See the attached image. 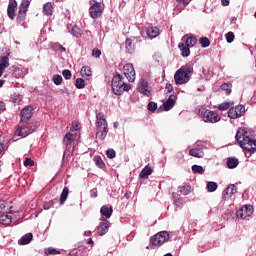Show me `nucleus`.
<instances>
[{"label":"nucleus","mask_w":256,"mask_h":256,"mask_svg":"<svg viewBox=\"0 0 256 256\" xmlns=\"http://www.w3.org/2000/svg\"><path fill=\"white\" fill-rule=\"evenodd\" d=\"M235 193H237V186H235V184H230L225 190L224 199H231Z\"/></svg>","instance_id":"6ab92c4d"},{"label":"nucleus","mask_w":256,"mask_h":256,"mask_svg":"<svg viewBox=\"0 0 256 256\" xmlns=\"http://www.w3.org/2000/svg\"><path fill=\"white\" fill-rule=\"evenodd\" d=\"M33 241V233H27L25 234L20 240V245H29V242Z\"/></svg>","instance_id":"393cba45"},{"label":"nucleus","mask_w":256,"mask_h":256,"mask_svg":"<svg viewBox=\"0 0 256 256\" xmlns=\"http://www.w3.org/2000/svg\"><path fill=\"white\" fill-rule=\"evenodd\" d=\"M172 197H173V199H174V203H175V205H179L178 203H179V194L178 193H173L172 194Z\"/></svg>","instance_id":"4d7b16f0"},{"label":"nucleus","mask_w":256,"mask_h":256,"mask_svg":"<svg viewBox=\"0 0 256 256\" xmlns=\"http://www.w3.org/2000/svg\"><path fill=\"white\" fill-rule=\"evenodd\" d=\"M148 111H157V103L155 102L148 103Z\"/></svg>","instance_id":"3c124183"},{"label":"nucleus","mask_w":256,"mask_h":256,"mask_svg":"<svg viewBox=\"0 0 256 256\" xmlns=\"http://www.w3.org/2000/svg\"><path fill=\"white\" fill-rule=\"evenodd\" d=\"M74 141V138H73V134L72 133H66L64 138H63V144L66 146V147H69V145H71Z\"/></svg>","instance_id":"c756f323"},{"label":"nucleus","mask_w":256,"mask_h":256,"mask_svg":"<svg viewBox=\"0 0 256 256\" xmlns=\"http://www.w3.org/2000/svg\"><path fill=\"white\" fill-rule=\"evenodd\" d=\"M101 215L103 217H106V219H109L113 215V207L104 205L100 209Z\"/></svg>","instance_id":"aec40b11"},{"label":"nucleus","mask_w":256,"mask_h":256,"mask_svg":"<svg viewBox=\"0 0 256 256\" xmlns=\"http://www.w3.org/2000/svg\"><path fill=\"white\" fill-rule=\"evenodd\" d=\"M72 35L74 37H77V38L81 37V32L79 31V28L73 27L72 28Z\"/></svg>","instance_id":"603ef678"},{"label":"nucleus","mask_w":256,"mask_h":256,"mask_svg":"<svg viewBox=\"0 0 256 256\" xmlns=\"http://www.w3.org/2000/svg\"><path fill=\"white\" fill-rule=\"evenodd\" d=\"M109 227H111V223L105 219L103 222H100L97 227L98 235H106L109 232Z\"/></svg>","instance_id":"dca6fc26"},{"label":"nucleus","mask_w":256,"mask_h":256,"mask_svg":"<svg viewBox=\"0 0 256 256\" xmlns=\"http://www.w3.org/2000/svg\"><path fill=\"white\" fill-rule=\"evenodd\" d=\"M75 86L77 89H85V80L83 78H77Z\"/></svg>","instance_id":"ea45409f"},{"label":"nucleus","mask_w":256,"mask_h":256,"mask_svg":"<svg viewBox=\"0 0 256 256\" xmlns=\"http://www.w3.org/2000/svg\"><path fill=\"white\" fill-rule=\"evenodd\" d=\"M199 115L205 123H218V121H221V117L219 116V114L214 111L208 110L207 108L200 109Z\"/></svg>","instance_id":"39448f33"},{"label":"nucleus","mask_w":256,"mask_h":256,"mask_svg":"<svg viewBox=\"0 0 256 256\" xmlns=\"http://www.w3.org/2000/svg\"><path fill=\"white\" fill-rule=\"evenodd\" d=\"M33 117V107L26 106L20 112V123H29V119Z\"/></svg>","instance_id":"9b49d317"},{"label":"nucleus","mask_w":256,"mask_h":256,"mask_svg":"<svg viewBox=\"0 0 256 256\" xmlns=\"http://www.w3.org/2000/svg\"><path fill=\"white\" fill-rule=\"evenodd\" d=\"M175 11H176L177 13H181V11H183V9H181V7L177 6V7L175 8Z\"/></svg>","instance_id":"0e129e2a"},{"label":"nucleus","mask_w":256,"mask_h":256,"mask_svg":"<svg viewBox=\"0 0 256 256\" xmlns=\"http://www.w3.org/2000/svg\"><path fill=\"white\" fill-rule=\"evenodd\" d=\"M178 47L182 52V57H189V55H191V50L189 49V46H185V43L180 42Z\"/></svg>","instance_id":"5701e85b"},{"label":"nucleus","mask_w":256,"mask_h":256,"mask_svg":"<svg viewBox=\"0 0 256 256\" xmlns=\"http://www.w3.org/2000/svg\"><path fill=\"white\" fill-rule=\"evenodd\" d=\"M177 3H181L184 7H187L191 3V0H176Z\"/></svg>","instance_id":"13d9d810"},{"label":"nucleus","mask_w":256,"mask_h":256,"mask_svg":"<svg viewBox=\"0 0 256 256\" xmlns=\"http://www.w3.org/2000/svg\"><path fill=\"white\" fill-rule=\"evenodd\" d=\"M4 108H5V104L3 102H0V111H3Z\"/></svg>","instance_id":"69168bd1"},{"label":"nucleus","mask_w":256,"mask_h":256,"mask_svg":"<svg viewBox=\"0 0 256 256\" xmlns=\"http://www.w3.org/2000/svg\"><path fill=\"white\" fill-rule=\"evenodd\" d=\"M35 165V161L31 160V158H25L24 166L25 167H33Z\"/></svg>","instance_id":"09e8293b"},{"label":"nucleus","mask_w":256,"mask_h":256,"mask_svg":"<svg viewBox=\"0 0 256 256\" xmlns=\"http://www.w3.org/2000/svg\"><path fill=\"white\" fill-rule=\"evenodd\" d=\"M92 57H96V58L101 57V50L100 49H93L92 50Z\"/></svg>","instance_id":"5fc2aeb1"},{"label":"nucleus","mask_w":256,"mask_h":256,"mask_svg":"<svg viewBox=\"0 0 256 256\" xmlns=\"http://www.w3.org/2000/svg\"><path fill=\"white\" fill-rule=\"evenodd\" d=\"M199 43L201 45V47H209V45H211V41H209V38L207 37H202L199 39Z\"/></svg>","instance_id":"4c0bfd02"},{"label":"nucleus","mask_w":256,"mask_h":256,"mask_svg":"<svg viewBox=\"0 0 256 256\" xmlns=\"http://www.w3.org/2000/svg\"><path fill=\"white\" fill-rule=\"evenodd\" d=\"M53 205H55V202L53 200H51L49 202H46L43 207L46 211H48V209H51V207H53Z\"/></svg>","instance_id":"864d4df0"},{"label":"nucleus","mask_w":256,"mask_h":256,"mask_svg":"<svg viewBox=\"0 0 256 256\" xmlns=\"http://www.w3.org/2000/svg\"><path fill=\"white\" fill-rule=\"evenodd\" d=\"M138 91L139 93H142V95H146V97H150L151 90H149V82H147L145 79H140V82L138 84Z\"/></svg>","instance_id":"ddd939ff"},{"label":"nucleus","mask_w":256,"mask_h":256,"mask_svg":"<svg viewBox=\"0 0 256 256\" xmlns=\"http://www.w3.org/2000/svg\"><path fill=\"white\" fill-rule=\"evenodd\" d=\"M108 159H115L116 152L114 149H108L106 152Z\"/></svg>","instance_id":"de8ad7c7"},{"label":"nucleus","mask_w":256,"mask_h":256,"mask_svg":"<svg viewBox=\"0 0 256 256\" xmlns=\"http://www.w3.org/2000/svg\"><path fill=\"white\" fill-rule=\"evenodd\" d=\"M80 74H81L82 77H91V75H92L91 67L83 66L81 68Z\"/></svg>","instance_id":"2f4dec72"},{"label":"nucleus","mask_w":256,"mask_h":256,"mask_svg":"<svg viewBox=\"0 0 256 256\" xmlns=\"http://www.w3.org/2000/svg\"><path fill=\"white\" fill-rule=\"evenodd\" d=\"M7 202L0 200V213H7Z\"/></svg>","instance_id":"49530a36"},{"label":"nucleus","mask_w":256,"mask_h":256,"mask_svg":"<svg viewBox=\"0 0 256 256\" xmlns=\"http://www.w3.org/2000/svg\"><path fill=\"white\" fill-rule=\"evenodd\" d=\"M62 75L66 80H69L72 77L71 71L67 69L62 71Z\"/></svg>","instance_id":"8fccbe9b"},{"label":"nucleus","mask_w":256,"mask_h":256,"mask_svg":"<svg viewBox=\"0 0 256 256\" xmlns=\"http://www.w3.org/2000/svg\"><path fill=\"white\" fill-rule=\"evenodd\" d=\"M44 253H45L46 255H61V251H60V250H57V249L51 248V247L46 248V249L44 250Z\"/></svg>","instance_id":"c9c22d12"},{"label":"nucleus","mask_w":256,"mask_h":256,"mask_svg":"<svg viewBox=\"0 0 256 256\" xmlns=\"http://www.w3.org/2000/svg\"><path fill=\"white\" fill-rule=\"evenodd\" d=\"M220 87H221L222 91H226L227 95H231V91H232V87H233L232 83H223Z\"/></svg>","instance_id":"f704fd0d"},{"label":"nucleus","mask_w":256,"mask_h":256,"mask_svg":"<svg viewBox=\"0 0 256 256\" xmlns=\"http://www.w3.org/2000/svg\"><path fill=\"white\" fill-rule=\"evenodd\" d=\"M31 5V0H23L19 6L18 15L16 18L17 23L21 25V23H25V19H27V11L29 6Z\"/></svg>","instance_id":"0eeeda50"},{"label":"nucleus","mask_w":256,"mask_h":256,"mask_svg":"<svg viewBox=\"0 0 256 256\" xmlns=\"http://www.w3.org/2000/svg\"><path fill=\"white\" fill-rule=\"evenodd\" d=\"M124 197L126 199H130L131 198V192L130 191L125 192Z\"/></svg>","instance_id":"680f3d73"},{"label":"nucleus","mask_w":256,"mask_h":256,"mask_svg":"<svg viewBox=\"0 0 256 256\" xmlns=\"http://www.w3.org/2000/svg\"><path fill=\"white\" fill-rule=\"evenodd\" d=\"M176 101H177L176 97L173 95H170L169 98L163 103L164 111H171V108L175 107Z\"/></svg>","instance_id":"f3484780"},{"label":"nucleus","mask_w":256,"mask_h":256,"mask_svg":"<svg viewBox=\"0 0 256 256\" xmlns=\"http://www.w3.org/2000/svg\"><path fill=\"white\" fill-rule=\"evenodd\" d=\"M67 197H69V187H64L60 195V205H65Z\"/></svg>","instance_id":"a878e982"},{"label":"nucleus","mask_w":256,"mask_h":256,"mask_svg":"<svg viewBox=\"0 0 256 256\" xmlns=\"http://www.w3.org/2000/svg\"><path fill=\"white\" fill-rule=\"evenodd\" d=\"M124 75L129 83H134L135 81V67L133 64L129 63L123 67Z\"/></svg>","instance_id":"f8f14e48"},{"label":"nucleus","mask_w":256,"mask_h":256,"mask_svg":"<svg viewBox=\"0 0 256 256\" xmlns=\"http://www.w3.org/2000/svg\"><path fill=\"white\" fill-rule=\"evenodd\" d=\"M226 165L228 169H235L239 165V159L237 158H228Z\"/></svg>","instance_id":"c85d7f7f"},{"label":"nucleus","mask_w":256,"mask_h":256,"mask_svg":"<svg viewBox=\"0 0 256 256\" xmlns=\"http://www.w3.org/2000/svg\"><path fill=\"white\" fill-rule=\"evenodd\" d=\"M166 241H169V232L167 231L159 232L151 238V244L154 245V247L161 246L166 243Z\"/></svg>","instance_id":"1a4fd4ad"},{"label":"nucleus","mask_w":256,"mask_h":256,"mask_svg":"<svg viewBox=\"0 0 256 256\" xmlns=\"http://www.w3.org/2000/svg\"><path fill=\"white\" fill-rule=\"evenodd\" d=\"M248 209H249V206H244L240 210H237L236 217L238 219H247V217L253 215V208H250L249 213H247Z\"/></svg>","instance_id":"2eb2a0df"},{"label":"nucleus","mask_w":256,"mask_h":256,"mask_svg":"<svg viewBox=\"0 0 256 256\" xmlns=\"http://www.w3.org/2000/svg\"><path fill=\"white\" fill-rule=\"evenodd\" d=\"M35 129L36 127L29 122L22 123L21 125H18V128L15 131V135H18L19 137H27V135L34 133Z\"/></svg>","instance_id":"6e6552de"},{"label":"nucleus","mask_w":256,"mask_h":256,"mask_svg":"<svg viewBox=\"0 0 256 256\" xmlns=\"http://www.w3.org/2000/svg\"><path fill=\"white\" fill-rule=\"evenodd\" d=\"M189 155H191V157H196L197 159H202V157L205 156V153L198 148H193L189 150Z\"/></svg>","instance_id":"4be33fe9"},{"label":"nucleus","mask_w":256,"mask_h":256,"mask_svg":"<svg viewBox=\"0 0 256 256\" xmlns=\"http://www.w3.org/2000/svg\"><path fill=\"white\" fill-rule=\"evenodd\" d=\"M125 45H126L127 53H130V54L135 53V43H133V39L127 38Z\"/></svg>","instance_id":"b1692460"},{"label":"nucleus","mask_w":256,"mask_h":256,"mask_svg":"<svg viewBox=\"0 0 256 256\" xmlns=\"http://www.w3.org/2000/svg\"><path fill=\"white\" fill-rule=\"evenodd\" d=\"M72 129H74V131H77L79 129V124L73 122L72 123Z\"/></svg>","instance_id":"052dcab7"},{"label":"nucleus","mask_w":256,"mask_h":256,"mask_svg":"<svg viewBox=\"0 0 256 256\" xmlns=\"http://www.w3.org/2000/svg\"><path fill=\"white\" fill-rule=\"evenodd\" d=\"M231 107V103L229 102H223L222 104H219L218 109L219 111H227Z\"/></svg>","instance_id":"c03bdc74"},{"label":"nucleus","mask_w":256,"mask_h":256,"mask_svg":"<svg viewBox=\"0 0 256 256\" xmlns=\"http://www.w3.org/2000/svg\"><path fill=\"white\" fill-rule=\"evenodd\" d=\"M152 173H153V169L151 168V166L146 165V166L142 169V171L140 172L139 177H140L141 179H147V178L149 177V175H152Z\"/></svg>","instance_id":"412c9836"},{"label":"nucleus","mask_w":256,"mask_h":256,"mask_svg":"<svg viewBox=\"0 0 256 256\" xmlns=\"http://www.w3.org/2000/svg\"><path fill=\"white\" fill-rule=\"evenodd\" d=\"M13 218L10 215L3 214L0 216V223L2 225H11Z\"/></svg>","instance_id":"7c9ffc66"},{"label":"nucleus","mask_w":256,"mask_h":256,"mask_svg":"<svg viewBox=\"0 0 256 256\" xmlns=\"http://www.w3.org/2000/svg\"><path fill=\"white\" fill-rule=\"evenodd\" d=\"M53 83L54 85H61L63 83V77L61 75H54L53 76Z\"/></svg>","instance_id":"79ce46f5"},{"label":"nucleus","mask_w":256,"mask_h":256,"mask_svg":"<svg viewBox=\"0 0 256 256\" xmlns=\"http://www.w3.org/2000/svg\"><path fill=\"white\" fill-rule=\"evenodd\" d=\"M96 137L100 139V141H104L105 137H107V133H109V124H107V118H105V114L103 112H99L96 115Z\"/></svg>","instance_id":"7ed1b4c3"},{"label":"nucleus","mask_w":256,"mask_h":256,"mask_svg":"<svg viewBox=\"0 0 256 256\" xmlns=\"http://www.w3.org/2000/svg\"><path fill=\"white\" fill-rule=\"evenodd\" d=\"M226 41L227 43H233V41H235V34L233 32H228L226 34Z\"/></svg>","instance_id":"a18cd8bd"},{"label":"nucleus","mask_w":256,"mask_h":256,"mask_svg":"<svg viewBox=\"0 0 256 256\" xmlns=\"http://www.w3.org/2000/svg\"><path fill=\"white\" fill-rule=\"evenodd\" d=\"M131 90V84L125 82L123 75L116 73L112 78V91L114 95H123L125 91Z\"/></svg>","instance_id":"f03ea898"},{"label":"nucleus","mask_w":256,"mask_h":256,"mask_svg":"<svg viewBox=\"0 0 256 256\" xmlns=\"http://www.w3.org/2000/svg\"><path fill=\"white\" fill-rule=\"evenodd\" d=\"M3 85H5V80L0 79V87H2Z\"/></svg>","instance_id":"338daca9"},{"label":"nucleus","mask_w":256,"mask_h":256,"mask_svg":"<svg viewBox=\"0 0 256 256\" xmlns=\"http://www.w3.org/2000/svg\"><path fill=\"white\" fill-rule=\"evenodd\" d=\"M235 138L236 141L239 143L240 147H242V149H245L250 153H255L256 140L253 137H250L249 132L245 131V129H238Z\"/></svg>","instance_id":"f257e3e1"},{"label":"nucleus","mask_w":256,"mask_h":256,"mask_svg":"<svg viewBox=\"0 0 256 256\" xmlns=\"http://www.w3.org/2000/svg\"><path fill=\"white\" fill-rule=\"evenodd\" d=\"M193 71V66L191 65L182 66L178 69L174 75L176 85H185V83H189Z\"/></svg>","instance_id":"20e7f679"},{"label":"nucleus","mask_w":256,"mask_h":256,"mask_svg":"<svg viewBox=\"0 0 256 256\" xmlns=\"http://www.w3.org/2000/svg\"><path fill=\"white\" fill-rule=\"evenodd\" d=\"M217 184L215 182H208L207 184V191L209 193H213L214 191H217Z\"/></svg>","instance_id":"58836bf2"},{"label":"nucleus","mask_w":256,"mask_h":256,"mask_svg":"<svg viewBox=\"0 0 256 256\" xmlns=\"http://www.w3.org/2000/svg\"><path fill=\"white\" fill-rule=\"evenodd\" d=\"M91 197H93V198L97 197V190L96 189L92 191Z\"/></svg>","instance_id":"e2e57ef3"},{"label":"nucleus","mask_w":256,"mask_h":256,"mask_svg":"<svg viewBox=\"0 0 256 256\" xmlns=\"http://www.w3.org/2000/svg\"><path fill=\"white\" fill-rule=\"evenodd\" d=\"M90 8H89V15L92 19H99L103 15V11H105V8H103V5H101V2H97L95 0L90 1Z\"/></svg>","instance_id":"423d86ee"},{"label":"nucleus","mask_w":256,"mask_h":256,"mask_svg":"<svg viewBox=\"0 0 256 256\" xmlns=\"http://www.w3.org/2000/svg\"><path fill=\"white\" fill-rule=\"evenodd\" d=\"M3 165H5V163L0 160V173H1V167H3Z\"/></svg>","instance_id":"774afa93"},{"label":"nucleus","mask_w":256,"mask_h":256,"mask_svg":"<svg viewBox=\"0 0 256 256\" xmlns=\"http://www.w3.org/2000/svg\"><path fill=\"white\" fill-rule=\"evenodd\" d=\"M186 46L188 47H195V45H197V38L190 36L187 37V39L185 40Z\"/></svg>","instance_id":"72a5a7b5"},{"label":"nucleus","mask_w":256,"mask_h":256,"mask_svg":"<svg viewBox=\"0 0 256 256\" xmlns=\"http://www.w3.org/2000/svg\"><path fill=\"white\" fill-rule=\"evenodd\" d=\"M243 115H245V106L243 105L232 107L228 111V117L230 119H239V117H243Z\"/></svg>","instance_id":"9d476101"},{"label":"nucleus","mask_w":256,"mask_h":256,"mask_svg":"<svg viewBox=\"0 0 256 256\" xmlns=\"http://www.w3.org/2000/svg\"><path fill=\"white\" fill-rule=\"evenodd\" d=\"M93 161H94L95 165H97V167H99V169H103L105 167V162L103 161L101 156H95Z\"/></svg>","instance_id":"473e14b6"},{"label":"nucleus","mask_w":256,"mask_h":256,"mask_svg":"<svg viewBox=\"0 0 256 256\" xmlns=\"http://www.w3.org/2000/svg\"><path fill=\"white\" fill-rule=\"evenodd\" d=\"M165 91H166V95H169V93H173V85L166 84Z\"/></svg>","instance_id":"6e6d98bb"},{"label":"nucleus","mask_w":256,"mask_h":256,"mask_svg":"<svg viewBox=\"0 0 256 256\" xmlns=\"http://www.w3.org/2000/svg\"><path fill=\"white\" fill-rule=\"evenodd\" d=\"M9 65H11L9 63V56H3L0 58V77H3L5 69H7Z\"/></svg>","instance_id":"a211bd4d"},{"label":"nucleus","mask_w":256,"mask_h":256,"mask_svg":"<svg viewBox=\"0 0 256 256\" xmlns=\"http://www.w3.org/2000/svg\"><path fill=\"white\" fill-rule=\"evenodd\" d=\"M17 11V1L9 0L7 15L11 21L15 20V12Z\"/></svg>","instance_id":"4468645a"},{"label":"nucleus","mask_w":256,"mask_h":256,"mask_svg":"<svg viewBox=\"0 0 256 256\" xmlns=\"http://www.w3.org/2000/svg\"><path fill=\"white\" fill-rule=\"evenodd\" d=\"M43 13L48 17L49 15H53V4L51 2H47L46 4H44Z\"/></svg>","instance_id":"bb28decb"},{"label":"nucleus","mask_w":256,"mask_h":256,"mask_svg":"<svg viewBox=\"0 0 256 256\" xmlns=\"http://www.w3.org/2000/svg\"><path fill=\"white\" fill-rule=\"evenodd\" d=\"M11 100H12V103L19 104L21 103L22 98H21V95L15 93L11 96Z\"/></svg>","instance_id":"37998d69"},{"label":"nucleus","mask_w":256,"mask_h":256,"mask_svg":"<svg viewBox=\"0 0 256 256\" xmlns=\"http://www.w3.org/2000/svg\"><path fill=\"white\" fill-rule=\"evenodd\" d=\"M221 4L223 5V7H227L229 6V0H221Z\"/></svg>","instance_id":"bf43d9fd"},{"label":"nucleus","mask_w":256,"mask_h":256,"mask_svg":"<svg viewBox=\"0 0 256 256\" xmlns=\"http://www.w3.org/2000/svg\"><path fill=\"white\" fill-rule=\"evenodd\" d=\"M192 171L193 173H198L199 175H203L205 173V169H203V166L199 165H193Z\"/></svg>","instance_id":"e433bc0d"},{"label":"nucleus","mask_w":256,"mask_h":256,"mask_svg":"<svg viewBox=\"0 0 256 256\" xmlns=\"http://www.w3.org/2000/svg\"><path fill=\"white\" fill-rule=\"evenodd\" d=\"M147 35L150 39H155L159 35V28L157 27H150L147 29Z\"/></svg>","instance_id":"cd10ccee"},{"label":"nucleus","mask_w":256,"mask_h":256,"mask_svg":"<svg viewBox=\"0 0 256 256\" xmlns=\"http://www.w3.org/2000/svg\"><path fill=\"white\" fill-rule=\"evenodd\" d=\"M180 193H182V195H189L191 193V186L189 185L182 186L180 188Z\"/></svg>","instance_id":"a19ab883"}]
</instances>
